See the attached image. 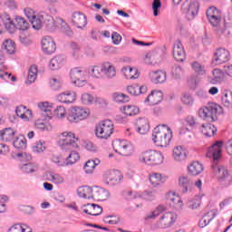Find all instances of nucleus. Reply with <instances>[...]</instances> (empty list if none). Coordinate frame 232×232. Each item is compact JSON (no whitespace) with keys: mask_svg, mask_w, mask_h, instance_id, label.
Wrapping results in <instances>:
<instances>
[{"mask_svg":"<svg viewBox=\"0 0 232 232\" xmlns=\"http://www.w3.org/2000/svg\"><path fill=\"white\" fill-rule=\"evenodd\" d=\"M173 138V131L166 124H160L154 128L152 132V140L160 148H168Z\"/></svg>","mask_w":232,"mask_h":232,"instance_id":"nucleus-1","label":"nucleus"},{"mask_svg":"<svg viewBox=\"0 0 232 232\" xmlns=\"http://www.w3.org/2000/svg\"><path fill=\"white\" fill-rule=\"evenodd\" d=\"M58 146L63 151H71L79 148V138L72 131H63L59 135Z\"/></svg>","mask_w":232,"mask_h":232,"instance_id":"nucleus-2","label":"nucleus"},{"mask_svg":"<svg viewBox=\"0 0 232 232\" xmlns=\"http://www.w3.org/2000/svg\"><path fill=\"white\" fill-rule=\"evenodd\" d=\"M212 171L219 184L225 188L232 186V170L223 165H212Z\"/></svg>","mask_w":232,"mask_h":232,"instance_id":"nucleus-3","label":"nucleus"},{"mask_svg":"<svg viewBox=\"0 0 232 232\" xmlns=\"http://www.w3.org/2000/svg\"><path fill=\"white\" fill-rule=\"evenodd\" d=\"M30 23L34 30H41L44 24H45L46 28L49 30H55L56 27L53 17L45 13L36 14L30 20Z\"/></svg>","mask_w":232,"mask_h":232,"instance_id":"nucleus-4","label":"nucleus"},{"mask_svg":"<svg viewBox=\"0 0 232 232\" xmlns=\"http://www.w3.org/2000/svg\"><path fill=\"white\" fill-rule=\"evenodd\" d=\"M139 160L147 166H160L164 162V156L157 150H147L140 155Z\"/></svg>","mask_w":232,"mask_h":232,"instance_id":"nucleus-5","label":"nucleus"},{"mask_svg":"<svg viewBox=\"0 0 232 232\" xmlns=\"http://www.w3.org/2000/svg\"><path fill=\"white\" fill-rule=\"evenodd\" d=\"M222 113V107L217 103H210L198 110V116L205 121H217V115Z\"/></svg>","mask_w":232,"mask_h":232,"instance_id":"nucleus-6","label":"nucleus"},{"mask_svg":"<svg viewBox=\"0 0 232 232\" xmlns=\"http://www.w3.org/2000/svg\"><path fill=\"white\" fill-rule=\"evenodd\" d=\"M114 126L113 121L110 120H105L98 123L95 127V135L98 139H102L104 140L110 139L113 134Z\"/></svg>","mask_w":232,"mask_h":232,"instance_id":"nucleus-7","label":"nucleus"},{"mask_svg":"<svg viewBox=\"0 0 232 232\" xmlns=\"http://www.w3.org/2000/svg\"><path fill=\"white\" fill-rule=\"evenodd\" d=\"M90 117V109L84 107H71L67 112V121L69 122H81Z\"/></svg>","mask_w":232,"mask_h":232,"instance_id":"nucleus-8","label":"nucleus"},{"mask_svg":"<svg viewBox=\"0 0 232 232\" xmlns=\"http://www.w3.org/2000/svg\"><path fill=\"white\" fill-rule=\"evenodd\" d=\"M86 77H88V72L84 68L75 67L72 68L70 72L72 83L75 84V86H78V88H82V86H86L88 84Z\"/></svg>","mask_w":232,"mask_h":232,"instance_id":"nucleus-9","label":"nucleus"},{"mask_svg":"<svg viewBox=\"0 0 232 232\" xmlns=\"http://www.w3.org/2000/svg\"><path fill=\"white\" fill-rule=\"evenodd\" d=\"M199 6L197 0H186L181 5V12L188 21H193L198 14Z\"/></svg>","mask_w":232,"mask_h":232,"instance_id":"nucleus-10","label":"nucleus"},{"mask_svg":"<svg viewBox=\"0 0 232 232\" xmlns=\"http://www.w3.org/2000/svg\"><path fill=\"white\" fill-rule=\"evenodd\" d=\"M122 173L119 170H107L103 173L102 180L106 186L113 188V186H119L122 182Z\"/></svg>","mask_w":232,"mask_h":232,"instance_id":"nucleus-11","label":"nucleus"},{"mask_svg":"<svg viewBox=\"0 0 232 232\" xmlns=\"http://www.w3.org/2000/svg\"><path fill=\"white\" fill-rule=\"evenodd\" d=\"M112 147L116 153L124 157H128L133 151V145L126 140H114L112 141Z\"/></svg>","mask_w":232,"mask_h":232,"instance_id":"nucleus-12","label":"nucleus"},{"mask_svg":"<svg viewBox=\"0 0 232 232\" xmlns=\"http://www.w3.org/2000/svg\"><path fill=\"white\" fill-rule=\"evenodd\" d=\"M177 218H179V215L176 212L169 211L165 212L162 216L160 217L157 221L158 227L161 229H166V227H171L175 222H177Z\"/></svg>","mask_w":232,"mask_h":232,"instance_id":"nucleus-13","label":"nucleus"},{"mask_svg":"<svg viewBox=\"0 0 232 232\" xmlns=\"http://www.w3.org/2000/svg\"><path fill=\"white\" fill-rule=\"evenodd\" d=\"M208 23L212 26H218L222 21V12L215 6H210L206 11Z\"/></svg>","mask_w":232,"mask_h":232,"instance_id":"nucleus-14","label":"nucleus"},{"mask_svg":"<svg viewBox=\"0 0 232 232\" xmlns=\"http://www.w3.org/2000/svg\"><path fill=\"white\" fill-rule=\"evenodd\" d=\"M230 59L231 54L229 53V51L225 48H219L215 52L212 63L216 65L224 64L225 63H227V61H229Z\"/></svg>","mask_w":232,"mask_h":232,"instance_id":"nucleus-15","label":"nucleus"},{"mask_svg":"<svg viewBox=\"0 0 232 232\" xmlns=\"http://www.w3.org/2000/svg\"><path fill=\"white\" fill-rule=\"evenodd\" d=\"M42 50L44 53L48 55L53 53L57 50V45H55V41L50 35H45L42 38L41 41Z\"/></svg>","mask_w":232,"mask_h":232,"instance_id":"nucleus-16","label":"nucleus"},{"mask_svg":"<svg viewBox=\"0 0 232 232\" xmlns=\"http://www.w3.org/2000/svg\"><path fill=\"white\" fill-rule=\"evenodd\" d=\"M173 56L178 63H184L186 61V51H184V45L180 40H177L173 47Z\"/></svg>","mask_w":232,"mask_h":232,"instance_id":"nucleus-17","label":"nucleus"},{"mask_svg":"<svg viewBox=\"0 0 232 232\" xmlns=\"http://www.w3.org/2000/svg\"><path fill=\"white\" fill-rule=\"evenodd\" d=\"M149 78L154 84H162L167 81L168 74L162 70L152 71L149 73Z\"/></svg>","mask_w":232,"mask_h":232,"instance_id":"nucleus-18","label":"nucleus"},{"mask_svg":"<svg viewBox=\"0 0 232 232\" xmlns=\"http://www.w3.org/2000/svg\"><path fill=\"white\" fill-rule=\"evenodd\" d=\"M222 146H224L222 141H217L214 143L208 150L207 157H208V159H213V160H218V159H220V153H222Z\"/></svg>","mask_w":232,"mask_h":232,"instance_id":"nucleus-19","label":"nucleus"},{"mask_svg":"<svg viewBox=\"0 0 232 232\" xmlns=\"http://www.w3.org/2000/svg\"><path fill=\"white\" fill-rule=\"evenodd\" d=\"M188 150L182 146H176L172 150V159L175 162H184L188 159Z\"/></svg>","mask_w":232,"mask_h":232,"instance_id":"nucleus-20","label":"nucleus"},{"mask_svg":"<svg viewBox=\"0 0 232 232\" xmlns=\"http://www.w3.org/2000/svg\"><path fill=\"white\" fill-rule=\"evenodd\" d=\"M72 23L73 26L82 29L88 24V20L82 12H74L72 15Z\"/></svg>","mask_w":232,"mask_h":232,"instance_id":"nucleus-21","label":"nucleus"},{"mask_svg":"<svg viewBox=\"0 0 232 232\" xmlns=\"http://www.w3.org/2000/svg\"><path fill=\"white\" fill-rule=\"evenodd\" d=\"M164 97V94L161 91H152L150 94L147 96L144 102L145 104H149L150 106H155L159 104Z\"/></svg>","mask_w":232,"mask_h":232,"instance_id":"nucleus-22","label":"nucleus"},{"mask_svg":"<svg viewBox=\"0 0 232 232\" xmlns=\"http://www.w3.org/2000/svg\"><path fill=\"white\" fill-rule=\"evenodd\" d=\"M102 77L106 79H113L117 75V69L110 62H105L102 64Z\"/></svg>","mask_w":232,"mask_h":232,"instance_id":"nucleus-23","label":"nucleus"},{"mask_svg":"<svg viewBox=\"0 0 232 232\" xmlns=\"http://www.w3.org/2000/svg\"><path fill=\"white\" fill-rule=\"evenodd\" d=\"M76 99L77 94L73 91H66L57 95V101L63 104H72V102H75Z\"/></svg>","mask_w":232,"mask_h":232,"instance_id":"nucleus-24","label":"nucleus"},{"mask_svg":"<svg viewBox=\"0 0 232 232\" xmlns=\"http://www.w3.org/2000/svg\"><path fill=\"white\" fill-rule=\"evenodd\" d=\"M110 198V191L101 187H92V199L93 200H108Z\"/></svg>","mask_w":232,"mask_h":232,"instance_id":"nucleus-25","label":"nucleus"},{"mask_svg":"<svg viewBox=\"0 0 232 232\" xmlns=\"http://www.w3.org/2000/svg\"><path fill=\"white\" fill-rule=\"evenodd\" d=\"M135 130L140 135H146L150 131V121L146 118H139L135 121Z\"/></svg>","mask_w":232,"mask_h":232,"instance_id":"nucleus-26","label":"nucleus"},{"mask_svg":"<svg viewBox=\"0 0 232 232\" xmlns=\"http://www.w3.org/2000/svg\"><path fill=\"white\" fill-rule=\"evenodd\" d=\"M166 198L168 202H171L173 208L176 209H182L184 203H182V198H180V196L177 195V193L169 191L167 193Z\"/></svg>","mask_w":232,"mask_h":232,"instance_id":"nucleus-27","label":"nucleus"},{"mask_svg":"<svg viewBox=\"0 0 232 232\" xmlns=\"http://www.w3.org/2000/svg\"><path fill=\"white\" fill-rule=\"evenodd\" d=\"M64 63H66V57L64 55H56L49 62L50 70H61L64 66Z\"/></svg>","mask_w":232,"mask_h":232,"instance_id":"nucleus-28","label":"nucleus"},{"mask_svg":"<svg viewBox=\"0 0 232 232\" xmlns=\"http://www.w3.org/2000/svg\"><path fill=\"white\" fill-rule=\"evenodd\" d=\"M149 180L153 188H159L166 182V176H163L160 173L152 172L149 176Z\"/></svg>","mask_w":232,"mask_h":232,"instance_id":"nucleus-29","label":"nucleus"},{"mask_svg":"<svg viewBox=\"0 0 232 232\" xmlns=\"http://www.w3.org/2000/svg\"><path fill=\"white\" fill-rule=\"evenodd\" d=\"M168 210V207L165 205H158L152 211L145 216V220H155L164 213V211Z\"/></svg>","mask_w":232,"mask_h":232,"instance_id":"nucleus-30","label":"nucleus"},{"mask_svg":"<svg viewBox=\"0 0 232 232\" xmlns=\"http://www.w3.org/2000/svg\"><path fill=\"white\" fill-rule=\"evenodd\" d=\"M83 213L92 215V217H99L102 213V207L97 204H87L84 206Z\"/></svg>","mask_w":232,"mask_h":232,"instance_id":"nucleus-31","label":"nucleus"},{"mask_svg":"<svg viewBox=\"0 0 232 232\" xmlns=\"http://www.w3.org/2000/svg\"><path fill=\"white\" fill-rule=\"evenodd\" d=\"M38 108L43 112L44 121H52L53 119V116H52V107H50V102H40L38 103Z\"/></svg>","mask_w":232,"mask_h":232,"instance_id":"nucleus-32","label":"nucleus"},{"mask_svg":"<svg viewBox=\"0 0 232 232\" xmlns=\"http://www.w3.org/2000/svg\"><path fill=\"white\" fill-rule=\"evenodd\" d=\"M188 171L192 177H197V175H200L204 171V165L198 161H193L188 165Z\"/></svg>","mask_w":232,"mask_h":232,"instance_id":"nucleus-33","label":"nucleus"},{"mask_svg":"<svg viewBox=\"0 0 232 232\" xmlns=\"http://www.w3.org/2000/svg\"><path fill=\"white\" fill-rule=\"evenodd\" d=\"M15 137V130L12 128H5L0 130V140L2 142H11Z\"/></svg>","mask_w":232,"mask_h":232,"instance_id":"nucleus-34","label":"nucleus"},{"mask_svg":"<svg viewBox=\"0 0 232 232\" xmlns=\"http://www.w3.org/2000/svg\"><path fill=\"white\" fill-rule=\"evenodd\" d=\"M178 184L179 188H182V193H188L189 191L190 186L193 184L189 176L188 175H181L179 177Z\"/></svg>","mask_w":232,"mask_h":232,"instance_id":"nucleus-35","label":"nucleus"},{"mask_svg":"<svg viewBox=\"0 0 232 232\" xmlns=\"http://www.w3.org/2000/svg\"><path fill=\"white\" fill-rule=\"evenodd\" d=\"M46 177L49 182H52L56 186H61L66 182V179L63 178V176L57 172H49L47 173Z\"/></svg>","mask_w":232,"mask_h":232,"instance_id":"nucleus-36","label":"nucleus"},{"mask_svg":"<svg viewBox=\"0 0 232 232\" xmlns=\"http://www.w3.org/2000/svg\"><path fill=\"white\" fill-rule=\"evenodd\" d=\"M80 101L83 106H92V104H95L97 101H99V98L92 93L83 92L80 97Z\"/></svg>","mask_w":232,"mask_h":232,"instance_id":"nucleus-37","label":"nucleus"},{"mask_svg":"<svg viewBox=\"0 0 232 232\" xmlns=\"http://www.w3.org/2000/svg\"><path fill=\"white\" fill-rule=\"evenodd\" d=\"M160 191H162V189L160 188H152L150 190H145L144 192L140 194V197L144 200H155V198H157V197L160 195Z\"/></svg>","mask_w":232,"mask_h":232,"instance_id":"nucleus-38","label":"nucleus"},{"mask_svg":"<svg viewBox=\"0 0 232 232\" xmlns=\"http://www.w3.org/2000/svg\"><path fill=\"white\" fill-rule=\"evenodd\" d=\"M15 113L17 117H20L23 121H30V117H32V111L24 105L16 107Z\"/></svg>","mask_w":232,"mask_h":232,"instance_id":"nucleus-39","label":"nucleus"},{"mask_svg":"<svg viewBox=\"0 0 232 232\" xmlns=\"http://www.w3.org/2000/svg\"><path fill=\"white\" fill-rule=\"evenodd\" d=\"M78 196L82 198H93V187L82 186L77 189Z\"/></svg>","mask_w":232,"mask_h":232,"instance_id":"nucleus-40","label":"nucleus"},{"mask_svg":"<svg viewBox=\"0 0 232 232\" xmlns=\"http://www.w3.org/2000/svg\"><path fill=\"white\" fill-rule=\"evenodd\" d=\"M88 72L92 79H102V65H92L89 67Z\"/></svg>","mask_w":232,"mask_h":232,"instance_id":"nucleus-41","label":"nucleus"},{"mask_svg":"<svg viewBox=\"0 0 232 232\" xmlns=\"http://www.w3.org/2000/svg\"><path fill=\"white\" fill-rule=\"evenodd\" d=\"M101 164V160L99 159H94V160H89L85 165H84V171L88 175L93 173L95 171V168Z\"/></svg>","mask_w":232,"mask_h":232,"instance_id":"nucleus-42","label":"nucleus"},{"mask_svg":"<svg viewBox=\"0 0 232 232\" xmlns=\"http://www.w3.org/2000/svg\"><path fill=\"white\" fill-rule=\"evenodd\" d=\"M121 72H123L126 79H138L139 77V71L135 67H123Z\"/></svg>","mask_w":232,"mask_h":232,"instance_id":"nucleus-43","label":"nucleus"},{"mask_svg":"<svg viewBox=\"0 0 232 232\" xmlns=\"http://www.w3.org/2000/svg\"><path fill=\"white\" fill-rule=\"evenodd\" d=\"M201 132L205 137H213L217 133V127L211 123L203 124L201 126Z\"/></svg>","mask_w":232,"mask_h":232,"instance_id":"nucleus-44","label":"nucleus"},{"mask_svg":"<svg viewBox=\"0 0 232 232\" xmlns=\"http://www.w3.org/2000/svg\"><path fill=\"white\" fill-rule=\"evenodd\" d=\"M34 126L40 131H52L53 130L52 123L46 122L44 120H36Z\"/></svg>","mask_w":232,"mask_h":232,"instance_id":"nucleus-45","label":"nucleus"},{"mask_svg":"<svg viewBox=\"0 0 232 232\" xmlns=\"http://www.w3.org/2000/svg\"><path fill=\"white\" fill-rule=\"evenodd\" d=\"M20 170L22 171V173H35V171H37L38 167L37 164L35 163H24L22 165L19 166Z\"/></svg>","mask_w":232,"mask_h":232,"instance_id":"nucleus-46","label":"nucleus"},{"mask_svg":"<svg viewBox=\"0 0 232 232\" xmlns=\"http://www.w3.org/2000/svg\"><path fill=\"white\" fill-rule=\"evenodd\" d=\"M192 71L199 76H204L207 73L206 66L198 62H193L190 64Z\"/></svg>","mask_w":232,"mask_h":232,"instance_id":"nucleus-47","label":"nucleus"},{"mask_svg":"<svg viewBox=\"0 0 232 232\" xmlns=\"http://www.w3.org/2000/svg\"><path fill=\"white\" fill-rule=\"evenodd\" d=\"M37 66L36 65H31L29 68L27 80L25 82V84H32L33 82H35L37 79V73H38Z\"/></svg>","mask_w":232,"mask_h":232,"instance_id":"nucleus-48","label":"nucleus"},{"mask_svg":"<svg viewBox=\"0 0 232 232\" xmlns=\"http://www.w3.org/2000/svg\"><path fill=\"white\" fill-rule=\"evenodd\" d=\"M215 217H217V214H215L213 211H209L205 214L204 217L199 220V227H206V226H208Z\"/></svg>","mask_w":232,"mask_h":232,"instance_id":"nucleus-49","label":"nucleus"},{"mask_svg":"<svg viewBox=\"0 0 232 232\" xmlns=\"http://www.w3.org/2000/svg\"><path fill=\"white\" fill-rule=\"evenodd\" d=\"M3 50L6 52L9 55H14L15 53V43L11 39H7L3 43Z\"/></svg>","mask_w":232,"mask_h":232,"instance_id":"nucleus-50","label":"nucleus"},{"mask_svg":"<svg viewBox=\"0 0 232 232\" xmlns=\"http://www.w3.org/2000/svg\"><path fill=\"white\" fill-rule=\"evenodd\" d=\"M51 162L58 166V168H64L66 167V159L63 157L61 154H54L51 157Z\"/></svg>","mask_w":232,"mask_h":232,"instance_id":"nucleus-51","label":"nucleus"},{"mask_svg":"<svg viewBox=\"0 0 232 232\" xmlns=\"http://www.w3.org/2000/svg\"><path fill=\"white\" fill-rule=\"evenodd\" d=\"M13 146L16 150H26V138L23 135L16 137L13 141Z\"/></svg>","mask_w":232,"mask_h":232,"instance_id":"nucleus-52","label":"nucleus"},{"mask_svg":"<svg viewBox=\"0 0 232 232\" xmlns=\"http://www.w3.org/2000/svg\"><path fill=\"white\" fill-rule=\"evenodd\" d=\"M80 159L81 156L77 151H71L69 156L65 159V166H73V164H75Z\"/></svg>","mask_w":232,"mask_h":232,"instance_id":"nucleus-53","label":"nucleus"},{"mask_svg":"<svg viewBox=\"0 0 232 232\" xmlns=\"http://www.w3.org/2000/svg\"><path fill=\"white\" fill-rule=\"evenodd\" d=\"M122 112L124 115L133 117V115H137L139 113V109L135 105H125L123 106Z\"/></svg>","mask_w":232,"mask_h":232,"instance_id":"nucleus-54","label":"nucleus"},{"mask_svg":"<svg viewBox=\"0 0 232 232\" xmlns=\"http://www.w3.org/2000/svg\"><path fill=\"white\" fill-rule=\"evenodd\" d=\"M213 79L210 81L212 84H217L218 82H222V79H224V72L220 69H214L212 72Z\"/></svg>","mask_w":232,"mask_h":232,"instance_id":"nucleus-55","label":"nucleus"},{"mask_svg":"<svg viewBox=\"0 0 232 232\" xmlns=\"http://www.w3.org/2000/svg\"><path fill=\"white\" fill-rule=\"evenodd\" d=\"M162 60L159 54H147L145 58V63L147 64H152L153 66H155V64H160Z\"/></svg>","mask_w":232,"mask_h":232,"instance_id":"nucleus-56","label":"nucleus"},{"mask_svg":"<svg viewBox=\"0 0 232 232\" xmlns=\"http://www.w3.org/2000/svg\"><path fill=\"white\" fill-rule=\"evenodd\" d=\"M103 222L105 224L115 226L117 224H121V217L117 215H109L103 218Z\"/></svg>","mask_w":232,"mask_h":232,"instance_id":"nucleus-57","label":"nucleus"},{"mask_svg":"<svg viewBox=\"0 0 232 232\" xmlns=\"http://www.w3.org/2000/svg\"><path fill=\"white\" fill-rule=\"evenodd\" d=\"M8 232H32V228L26 225L15 224L8 229Z\"/></svg>","mask_w":232,"mask_h":232,"instance_id":"nucleus-58","label":"nucleus"},{"mask_svg":"<svg viewBox=\"0 0 232 232\" xmlns=\"http://www.w3.org/2000/svg\"><path fill=\"white\" fill-rule=\"evenodd\" d=\"M15 26L18 30H28L29 24L27 21L24 20V18L17 16L15 18Z\"/></svg>","mask_w":232,"mask_h":232,"instance_id":"nucleus-59","label":"nucleus"},{"mask_svg":"<svg viewBox=\"0 0 232 232\" xmlns=\"http://www.w3.org/2000/svg\"><path fill=\"white\" fill-rule=\"evenodd\" d=\"M121 195L125 200H135V198H139V197H140V194H139L138 192L128 189L123 190Z\"/></svg>","mask_w":232,"mask_h":232,"instance_id":"nucleus-60","label":"nucleus"},{"mask_svg":"<svg viewBox=\"0 0 232 232\" xmlns=\"http://www.w3.org/2000/svg\"><path fill=\"white\" fill-rule=\"evenodd\" d=\"M46 150V143L44 141H37L34 146H33V151L34 153H43Z\"/></svg>","mask_w":232,"mask_h":232,"instance_id":"nucleus-61","label":"nucleus"},{"mask_svg":"<svg viewBox=\"0 0 232 232\" xmlns=\"http://www.w3.org/2000/svg\"><path fill=\"white\" fill-rule=\"evenodd\" d=\"M54 115L57 119H64V117H66V109L64 106H57V108L54 109Z\"/></svg>","mask_w":232,"mask_h":232,"instance_id":"nucleus-62","label":"nucleus"},{"mask_svg":"<svg viewBox=\"0 0 232 232\" xmlns=\"http://www.w3.org/2000/svg\"><path fill=\"white\" fill-rule=\"evenodd\" d=\"M113 100L116 102H128V101H130V98L124 93L116 92L113 94Z\"/></svg>","mask_w":232,"mask_h":232,"instance_id":"nucleus-63","label":"nucleus"},{"mask_svg":"<svg viewBox=\"0 0 232 232\" xmlns=\"http://www.w3.org/2000/svg\"><path fill=\"white\" fill-rule=\"evenodd\" d=\"M171 73L175 79H180L182 77L184 71L182 70V67L180 65H175L172 68Z\"/></svg>","mask_w":232,"mask_h":232,"instance_id":"nucleus-64","label":"nucleus"}]
</instances>
